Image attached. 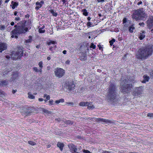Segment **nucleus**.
<instances>
[{
	"mask_svg": "<svg viewBox=\"0 0 153 153\" xmlns=\"http://www.w3.org/2000/svg\"><path fill=\"white\" fill-rule=\"evenodd\" d=\"M153 53V45H148L140 48L136 55L138 59L145 60L151 56Z\"/></svg>",
	"mask_w": 153,
	"mask_h": 153,
	"instance_id": "1",
	"label": "nucleus"
},
{
	"mask_svg": "<svg viewBox=\"0 0 153 153\" xmlns=\"http://www.w3.org/2000/svg\"><path fill=\"white\" fill-rule=\"evenodd\" d=\"M26 21H24V23L22 25H15L14 27L15 28L11 31V37H15L16 38H18V36L20 34H25L28 31V28L25 27V24Z\"/></svg>",
	"mask_w": 153,
	"mask_h": 153,
	"instance_id": "2",
	"label": "nucleus"
},
{
	"mask_svg": "<svg viewBox=\"0 0 153 153\" xmlns=\"http://www.w3.org/2000/svg\"><path fill=\"white\" fill-rule=\"evenodd\" d=\"M117 87L115 83H110L108 88L107 97L110 101H113L116 98L117 94Z\"/></svg>",
	"mask_w": 153,
	"mask_h": 153,
	"instance_id": "3",
	"label": "nucleus"
},
{
	"mask_svg": "<svg viewBox=\"0 0 153 153\" xmlns=\"http://www.w3.org/2000/svg\"><path fill=\"white\" fill-rule=\"evenodd\" d=\"M147 15L143 8H139L134 11L131 15L132 19L137 21H144L147 18Z\"/></svg>",
	"mask_w": 153,
	"mask_h": 153,
	"instance_id": "4",
	"label": "nucleus"
},
{
	"mask_svg": "<svg viewBox=\"0 0 153 153\" xmlns=\"http://www.w3.org/2000/svg\"><path fill=\"white\" fill-rule=\"evenodd\" d=\"M63 85L64 88L69 91L74 90L75 89V85L74 84V81L72 80L68 79L66 80L64 82Z\"/></svg>",
	"mask_w": 153,
	"mask_h": 153,
	"instance_id": "5",
	"label": "nucleus"
},
{
	"mask_svg": "<svg viewBox=\"0 0 153 153\" xmlns=\"http://www.w3.org/2000/svg\"><path fill=\"white\" fill-rule=\"evenodd\" d=\"M133 85L131 84H123L121 85L120 90L124 94L128 93L132 89Z\"/></svg>",
	"mask_w": 153,
	"mask_h": 153,
	"instance_id": "6",
	"label": "nucleus"
},
{
	"mask_svg": "<svg viewBox=\"0 0 153 153\" xmlns=\"http://www.w3.org/2000/svg\"><path fill=\"white\" fill-rule=\"evenodd\" d=\"M23 50L22 49H20L15 53H13L11 55L12 59L14 60H16L20 59L23 56Z\"/></svg>",
	"mask_w": 153,
	"mask_h": 153,
	"instance_id": "7",
	"label": "nucleus"
},
{
	"mask_svg": "<svg viewBox=\"0 0 153 153\" xmlns=\"http://www.w3.org/2000/svg\"><path fill=\"white\" fill-rule=\"evenodd\" d=\"M94 119V121L97 122H102L108 124H111L113 123L112 121L111 120L106 119L104 118L88 117L87 119L88 120H93Z\"/></svg>",
	"mask_w": 153,
	"mask_h": 153,
	"instance_id": "8",
	"label": "nucleus"
},
{
	"mask_svg": "<svg viewBox=\"0 0 153 153\" xmlns=\"http://www.w3.org/2000/svg\"><path fill=\"white\" fill-rule=\"evenodd\" d=\"M56 76L59 78L62 77L65 74V70L63 69L57 68L54 71Z\"/></svg>",
	"mask_w": 153,
	"mask_h": 153,
	"instance_id": "9",
	"label": "nucleus"
},
{
	"mask_svg": "<svg viewBox=\"0 0 153 153\" xmlns=\"http://www.w3.org/2000/svg\"><path fill=\"white\" fill-rule=\"evenodd\" d=\"M92 103L91 102H81L79 103V105L80 106H87L88 109L89 110H92L94 109V107Z\"/></svg>",
	"mask_w": 153,
	"mask_h": 153,
	"instance_id": "10",
	"label": "nucleus"
},
{
	"mask_svg": "<svg viewBox=\"0 0 153 153\" xmlns=\"http://www.w3.org/2000/svg\"><path fill=\"white\" fill-rule=\"evenodd\" d=\"M147 26L149 29H150L153 27V16H150L146 22Z\"/></svg>",
	"mask_w": 153,
	"mask_h": 153,
	"instance_id": "11",
	"label": "nucleus"
},
{
	"mask_svg": "<svg viewBox=\"0 0 153 153\" xmlns=\"http://www.w3.org/2000/svg\"><path fill=\"white\" fill-rule=\"evenodd\" d=\"M142 90L140 87H137L133 92L132 94L134 96H138L142 94Z\"/></svg>",
	"mask_w": 153,
	"mask_h": 153,
	"instance_id": "12",
	"label": "nucleus"
},
{
	"mask_svg": "<svg viewBox=\"0 0 153 153\" xmlns=\"http://www.w3.org/2000/svg\"><path fill=\"white\" fill-rule=\"evenodd\" d=\"M30 108L27 106H25L23 107V111H21V112L25 114L26 115H28L32 112L31 111H30Z\"/></svg>",
	"mask_w": 153,
	"mask_h": 153,
	"instance_id": "13",
	"label": "nucleus"
},
{
	"mask_svg": "<svg viewBox=\"0 0 153 153\" xmlns=\"http://www.w3.org/2000/svg\"><path fill=\"white\" fill-rule=\"evenodd\" d=\"M70 152L72 153H74L76 152L77 149L76 146L74 144L72 143L68 146Z\"/></svg>",
	"mask_w": 153,
	"mask_h": 153,
	"instance_id": "14",
	"label": "nucleus"
},
{
	"mask_svg": "<svg viewBox=\"0 0 153 153\" xmlns=\"http://www.w3.org/2000/svg\"><path fill=\"white\" fill-rule=\"evenodd\" d=\"M146 31L144 30H142L138 35V37L140 40L143 39L146 37Z\"/></svg>",
	"mask_w": 153,
	"mask_h": 153,
	"instance_id": "15",
	"label": "nucleus"
},
{
	"mask_svg": "<svg viewBox=\"0 0 153 153\" xmlns=\"http://www.w3.org/2000/svg\"><path fill=\"white\" fill-rule=\"evenodd\" d=\"M44 4V1L43 0H42L40 2L38 1L36 3V7L35 9L36 10H38L41 7L42 5Z\"/></svg>",
	"mask_w": 153,
	"mask_h": 153,
	"instance_id": "16",
	"label": "nucleus"
},
{
	"mask_svg": "<svg viewBox=\"0 0 153 153\" xmlns=\"http://www.w3.org/2000/svg\"><path fill=\"white\" fill-rule=\"evenodd\" d=\"M87 55L85 52H82L80 53V59L82 61H84L87 59Z\"/></svg>",
	"mask_w": 153,
	"mask_h": 153,
	"instance_id": "17",
	"label": "nucleus"
},
{
	"mask_svg": "<svg viewBox=\"0 0 153 153\" xmlns=\"http://www.w3.org/2000/svg\"><path fill=\"white\" fill-rule=\"evenodd\" d=\"M9 84V81L6 80H0V87H4Z\"/></svg>",
	"mask_w": 153,
	"mask_h": 153,
	"instance_id": "18",
	"label": "nucleus"
},
{
	"mask_svg": "<svg viewBox=\"0 0 153 153\" xmlns=\"http://www.w3.org/2000/svg\"><path fill=\"white\" fill-rule=\"evenodd\" d=\"M7 47L5 44L0 43V52H1L6 49Z\"/></svg>",
	"mask_w": 153,
	"mask_h": 153,
	"instance_id": "19",
	"label": "nucleus"
},
{
	"mask_svg": "<svg viewBox=\"0 0 153 153\" xmlns=\"http://www.w3.org/2000/svg\"><path fill=\"white\" fill-rule=\"evenodd\" d=\"M18 73L14 72L13 74V77L11 78L13 82H16V80L18 79L19 77Z\"/></svg>",
	"mask_w": 153,
	"mask_h": 153,
	"instance_id": "20",
	"label": "nucleus"
},
{
	"mask_svg": "<svg viewBox=\"0 0 153 153\" xmlns=\"http://www.w3.org/2000/svg\"><path fill=\"white\" fill-rule=\"evenodd\" d=\"M64 146L65 145L63 143L59 142H58L57 144V147L61 151H63Z\"/></svg>",
	"mask_w": 153,
	"mask_h": 153,
	"instance_id": "21",
	"label": "nucleus"
},
{
	"mask_svg": "<svg viewBox=\"0 0 153 153\" xmlns=\"http://www.w3.org/2000/svg\"><path fill=\"white\" fill-rule=\"evenodd\" d=\"M143 79L142 81V83H145L146 82H148L150 79L149 77L146 75H144L143 76Z\"/></svg>",
	"mask_w": 153,
	"mask_h": 153,
	"instance_id": "22",
	"label": "nucleus"
},
{
	"mask_svg": "<svg viewBox=\"0 0 153 153\" xmlns=\"http://www.w3.org/2000/svg\"><path fill=\"white\" fill-rule=\"evenodd\" d=\"M49 11L53 16H57V13L56 12V11H54L53 9H51L49 10Z\"/></svg>",
	"mask_w": 153,
	"mask_h": 153,
	"instance_id": "23",
	"label": "nucleus"
},
{
	"mask_svg": "<svg viewBox=\"0 0 153 153\" xmlns=\"http://www.w3.org/2000/svg\"><path fill=\"white\" fill-rule=\"evenodd\" d=\"M29 39L26 40L25 41V42L26 44H29L30 43L32 40V37L31 36H28Z\"/></svg>",
	"mask_w": 153,
	"mask_h": 153,
	"instance_id": "24",
	"label": "nucleus"
},
{
	"mask_svg": "<svg viewBox=\"0 0 153 153\" xmlns=\"http://www.w3.org/2000/svg\"><path fill=\"white\" fill-rule=\"evenodd\" d=\"M11 4H12V8L13 9H14L16 7H17L18 5V2H14L13 1L11 2Z\"/></svg>",
	"mask_w": 153,
	"mask_h": 153,
	"instance_id": "25",
	"label": "nucleus"
},
{
	"mask_svg": "<svg viewBox=\"0 0 153 153\" xmlns=\"http://www.w3.org/2000/svg\"><path fill=\"white\" fill-rule=\"evenodd\" d=\"M135 29V27L134 25H131L128 27V30L130 33L133 32V30Z\"/></svg>",
	"mask_w": 153,
	"mask_h": 153,
	"instance_id": "26",
	"label": "nucleus"
},
{
	"mask_svg": "<svg viewBox=\"0 0 153 153\" xmlns=\"http://www.w3.org/2000/svg\"><path fill=\"white\" fill-rule=\"evenodd\" d=\"M57 43L56 41L50 40L49 42H47V44L48 45H50L51 44L53 45L56 44Z\"/></svg>",
	"mask_w": 153,
	"mask_h": 153,
	"instance_id": "27",
	"label": "nucleus"
},
{
	"mask_svg": "<svg viewBox=\"0 0 153 153\" xmlns=\"http://www.w3.org/2000/svg\"><path fill=\"white\" fill-rule=\"evenodd\" d=\"M45 27V26H43L42 27L39 29V33H44L45 32V30H43Z\"/></svg>",
	"mask_w": 153,
	"mask_h": 153,
	"instance_id": "28",
	"label": "nucleus"
},
{
	"mask_svg": "<svg viewBox=\"0 0 153 153\" xmlns=\"http://www.w3.org/2000/svg\"><path fill=\"white\" fill-rule=\"evenodd\" d=\"M38 65L40 68V71H42V69L43 68V62L42 61L39 62L38 63Z\"/></svg>",
	"mask_w": 153,
	"mask_h": 153,
	"instance_id": "29",
	"label": "nucleus"
},
{
	"mask_svg": "<svg viewBox=\"0 0 153 153\" xmlns=\"http://www.w3.org/2000/svg\"><path fill=\"white\" fill-rule=\"evenodd\" d=\"M44 97H46V99L44 100V101L46 102L48 100L50 99V97L49 95H47L46 94H44L43 96Z\"/></svg>",
	"mask_w": 153,
	"mask_h": 153,
	"instance_id": "30",
	"label": "nucleus"
},
{
	"mask_svg": "<svg viewBox=\"0 0 153 153\" xmlns=\"http://www.w3.org/2000/svg\"><path fill=\"white\" fill-rule=\"evenodd\" d=\"M28 97L31 99H35V97L30 92H29L28 93Z\"/></svg>",
	"mask_w": 153,
	"mask_h": 153,
	"instance_id": "31",
	"label": "nucleus"
},
{
	"mask_svg": "<svg viewBox=\"0 0 153 153\" xmlns=\"http://www.w3.org/2000/svg\"><path fill=\"white\" fill-rule=\"evenodd\" d=\"M57 48V46L56 45H53V46H51L50 47L49 50L52 52H53V50H55Z\"/></svg>",
	"mask_w": 153,
	"mask_h": 153,
	"instance_id": "32",
	"label": "nucleus"
},
{
	"mask_svg": "<svg viewBox=\"0 0 153 153\" xmlns=\"http://www.w3.org/2000/svg\"><path fill=\"white\" fill-rule=\"evenodd\" d=\"M64 100L63 99H61L59 100H56L55 101V102L56 104H59L60 102H64Z\"/></svg>",
	"mask_w": 153,
	"mask_h": 153,
	"instance_id": "33",
	"label": "nucleus"
},
{
	"mask_svg": "<svg viewBox=\"0 0 153 153\" xmlns=\"http://www.w3.org/2000/svg\"><path fill=\"white\" fill-rule=\"evenodd\" d=\"M74 122L70 120H67L64 122V123L67 124H71L72 125L73 124Z\"/></svg>",
	"mask_w": 153,
	"mask_h": 153,
	"instance_id": "34",
	"label": "nucleus"
},
{
	"mask_svg": "<svg viewBox=\"0 0 153 153\" xmlns=\"http://www.w3.org/2000/svg\"><path fill=\"white\" fill-rule=\"evenodd\" d=\"M82 12H83V14L85 16H87L88 15V12L86 9H83L82 10Z\"/></svg>",
	"mask_w": 153,
	"mask_h": 153,
	"instance_id": "35",
	"label": "nucleus"
},
{
	"mask_svg": "<svg viewBox=\"0 0 153 153\" xmlns=\"http://www.w3.org/2000/svg\"><path fill=\"white\" fill-rule=\"evenodd\" d=\"M42 111L44 113L46 114H51V111H49L48 110L44 108L42 109Z\"/></svg>",
	"mask_w": 153,
	"mask_h": 153,
	"instance_id": "36",
	"label": "nucleus"
},
{
	"mask_svg": "<svg viewBox=\"0 0 153 153\" xmlns=\"http://www.w3.org/2000/svg\"><path fill=\"white\" fill-rule=\"evenodd\" d=\"M33 70L35 71V72H40V73H41L42 71H40V69H38L37 67H34L33 68Z\"/></svg>",
	"mask_w": 153,
	"mask_h": 153,
	"instance_id": "37",
	"label": "nucleus"
},
{
	"mask_svg": "<svg viewBox=\"0 0 153 153\" xmlns=\"http://www.w3.org/2000/svg\"><path fill=\"white\" fill-rule=\"evenodd\" d=\"M28 143L31 146H34L36 144V143L35 142L32 141L30 140L28 141Z\"/></svg>",
	"mask_w": 153,
	"mask_h": 153,
	"instance_id": "38",
	"label": "nucleus"
},
{
	"mask_svg": "<svg viewBox=\"0 0 153 153\" xmlns=\"http://www.w3.org/2000/svg\"><path fill=\"white\" fill-rule=\"evenodd\" d=\"M116 40L114 39H112L111 40L109 41L110 46H112L114 43L115 42Z\"/></svg>",
	"mask_w": 153,
	"mask_h": 153,
	"instance_id": "39",
	"label": "nucleus"
},
{
	"mask_svg": "<svg viewBox=\"0 0 153 153\" xmlns=\"http://www.w3.org/2000/svg\"><path fill=\"white\" fill-rule=\"evenodd\" d=\"M61 1L62 2V4L64 6H65L68 3V0H61Z\"/></svg>",
	"mask_w": 153,
	"mask_h": 153,
	"instance_id": "40",
	"label": "nucleus"
},
{
	"mask_svg": "<svg viewBox=\"0 0 153 153\" xmlns=\"http://www.w3.org/2000/svg\"><path fill=\"white\" fill-rule=\"evenodd\" d=\"M93 25V23H92V22H88L87 23V27H91L92 26H93L92 25Z\"/></svg>",
	"mask_w": 153,
	"mask_h": 153,
	"instance_id": "41",
	"label": "nucleus"
},
{
	"mask_svg": "<svg viewBox=\"0 0 153 153\" xmlns=\"http://www.w3.org/2000/svg\"><path fill=\"white\" fill-rule=\"evenodd\" d=\"M90 47L91 48H92L94 49L96 48V46L95 45H94L93 43H92L91 44Z\"/></svg>",
	"mask_w": 153,
	"mask_h": 153,
	"instance_id": "42",
	"label": "nucleus"
},
{
	"mask_svg": "<svg viewBox=\"0 0 153 153\" xmlns=\"http://www.w3.org/2000/svg\"><path fill=\"white\" fill-rule=\"evenodd\" d=\"M147 116L151 118H153V113H148L147 114Z\"/></svg>",
	"mask_w": 153,
	"mask_h": 153,
	"instance_id": "43",
	"label": "nucleus"
},
{
	"mask_svg": "<svg viewBox=\"0 0 153 153\" xmlns=\"http://www.w3.org/2000/svg\"><path fill=\"white\" fill-rule=\"evenodd\" d=\"M66 104H68V105L70 106H73L74 105V103L72 102H66Z\"/></svg>",
	"mask_w": 153,
	"mask_h": 153,
	"instance_id": "44",
	"label": "nucleus"
},
{
	"mask_svg": "<svg viewBox=\"0 0 153 153\" xmlns=\"http://www.w3.org/2000/svg\"><path fill=\"white\" fill-rule=\"evenodd\" d=\"M53 101L52 100H51L49 101V105H53Z\"/></svg>",
	"mask_w": 153,
	"mask_h": 153,
	"instance_id": "45",
	"label": "nucleus"
},
{
	"mask_svg": "<svg viewBox=\"0 0 153 153\" xmlns=\"http://www.w3.org/2000/svg\"><path fill=\"white\" fill-rule=\"evenodd\" d=\"M127 21V19L126 18H124L123 20V23L124 24Z\"/></svg>",
	"mask_w": 153,
	"mask_h": 153,
	"instance_id": "46",
	"label": "nucleus"
},
{
	"mask_svg": "<svg viewBox=\"0 0 153 153\" xmlns=\"http://www.w3.org/2000/svg\"><path fill=\"white\" fill-rule=\"evenodd\" d=\"M82 151L84 153H91L89 150H86L85 149H83Z\"/></svg>",
	"mask_w": 153,
	"mask_h": 153,
	"instance_id": "47",
	"label": "nucleus"
},
{
	"mask_svg": "<svg viewBox=\"0 0 153 153\" xmlns=\"http://www.w3.org/2000/svg\"><path fill=\"white\" fill-rule=\"evenodd\" d=\"M139 25L140 26H142L143 27L144 26V23L143 22H140L139 23Z\"/></svg>",
	"mask_w": 153,
	"mask_h": 153,
	"instance_id": "48",
	"label": "nucleus"
},
{
	"mask_svg": "<svg viewBox=\"0 0 153 153\" xmlns=\"http://www.w3.org/2000/svg\"><path fill=\"white\" fill-rule=\"evenodd\" d=\"M5 28V27L4 25H0V29L1 30H4V29Z\"/></svg>",
	"mask_w": 153,
	"mask_h": 153,
	"instance_id": "49",
	"label": "nucleus"
},
{
	"mask_svg": "<svg viewBox=\"0 0 153 153\" xmlns=\"http://www.w3.org/2000/svg\"><path fill=\"white\" fill-rule=\"evenodd\" d=\"M15 19L17 21H19L21 19L19 17H15Z\"/></svg>",
	"mask_w": 153,
	"mask_h": 153,
	"instance_id": "50",
	"label": "nucleus"
},
{
	"mask_svg": "<svg viewBox=\"0 0 153 153\" xmlns=\"http://www.w3.org/2000/svg\"><path fill=\"white\" fill-rule=\"evenodd\" d=\"M97 1L98 3H100L104 2L105 0H97Z\"/></svg>",
	"mask_w": 153,
	"mask_h": 153,
	"instance_id": "51",
	"label": "nucleus"
},
{
	"mask_svg": "<svg viewBox=\"0 0 153 153\" xmlns=\"http://www.w3.org/2000/svg\"><path fill=\"white\" fill-rule=\"evenodd\" d=\"M150 76L151 78H153V71L150 72Z\"/></svg>",
	"mask_w": 153,
	"mask_h": 153,
	"instance_id": "52",
	"label": "nucleus"
},
{
	"mask_svg": "<svg viewBox=\"0 0 153 153\" xmlns=\"http://www.w3.org/2000/svg\"><path fill=\"white\" fill-rule=\"evenodd\" d=\"M142 4V2L141 1H139L137 3V5L138 6Z\"/></svg>",
	"mask_w": 153,
	"mask_h": 153,
	"instance_id": "53",
	"label": "nucleus"
},
{
	"mask_svg": "<svg viewBox=\"0 0 153 153\" xmlns=\"http://www.w3.org/2000/svg\"><path fill=\"white\" fill-rule=\"evenodd\" d=\"M143 2L144 3V6H146L148 4L147 2H146V0H145L144 1H143Z\"/></svg>",
	"mask_w": 153,
	"mask_h": 153,
	"instance_id": "54",
	"label": "nucleus"
},
{
	"mask_svg": "<svg viewBox=\"0 0 153 153\" xmlns=\"http://www.w3.org/2000/svg\"><path fill=\"white\" fill-rule=\"evenodd\" d=\"M127 55V54H125L124 56L122 57V59H125L126 58V56Z\"/></svg>",
	"mask_w": 153,
	"mask_h": 153,
	"instance_id": "55",
	"label": "nucleus"
},
{
	"mask_svg": "<svg viewBox=\"0 0 153 153\" xmlns=\"http://www.w3.org/2000/svg\"><path fill=\"white\" fill-rule=\"evenodd\" d=\"M38 100L40 102H42L44 100L42 98H40L38 99Z\"/></svg>",
	"mask_w": 153,
	"mask_h": 153,
	"instance_id": "56",
	"label": "nucleus"
},
{
	"mask_svg": "<svg viewBox=\"0 0 153 153\" xmlns=\"http://www.w3.org/2000/svg\"><path fill=\"white\" fill-rule=\"evenodd\" d=\"M70 61L68 60H67L66 62H65V63L66 64H69L70 63Z\"/></svg>",
	"mask_w": 153,
	"mask_h": 153,
	"instance_id": "57",
	"label": "nucleus"
},
{
	"mask_svg": "<svg viewBox=\"0 0 153 153\" xmlns=\"http://www.w3.org/2000/svg\"><path fill=\"white\" fill-rule=\"evenodd\" d=\"M18 12L17 11H15L14 12V14L15 16H16L17 15Z\"/></svg>",
	"mask_w": 153,
	"mask_h": 153,
	"instance_id": "58",
	"label": "nucleus"
},
{
	"mask_svg": "<svg viewBox=\"0 0 153 153\" xmlns=\"http://www.w3.org/2000/svg\"><path fill=\"white\" fill-rule=\"evenodd\" d=\"M62 53L64 54H66V53H67V51L66 50H64L62 51Z\"/></svg>",
	"mask_w": 153,
	"mask_h": 153,
	"instance_id": "59",
	"label": "nucleus"
},
{
	"mask_svg": "<svg viewBox=\"0 0 153 153\" xmlns=\"http://www.w3.org/2000/svg\"><path fill=\"white\" fill-rule=\"evenodd\" d=\"M3 95H4L3 93L0 90V96L2 97Z\"/></svg>",
	"mask_w": 153,
	"mask_h": 153,
	"instance_id": "60",
	"label": "nucleus"
},
{
	"mask_svg": "<svg viewBox=\"0 0 153 153\" xmlns=\"http://www.w3.org/2000/svg\"><path fill=\"white\" fill-rule=\"evenodd\" d=\"M16 91H17V90H12V93L13 94H14Z\"/></svg>",
	"mask_w": 153,
	"mask_h": 153,
	"instance_id": "61",
	"label": "nucleus"
},
{
	"mask_svg": "<svg viewBox=\"0 0 153 153\" xmlns=\"http://www.w3.org/2000/svg\"><path fill=\"white\" fill-rule=\"evenodd\" d=\"M98 46L100 50H101L102 47L101 46V45H98Z\"/></svg>",
	"mask_w": 153,
	"mask_h": 153,
	"instance_id": "62",
	"label": "nucleus"
},
{
	"mask_svg": "<svg viewBox=\"0 0 153 153\" xmlns=\"http://www.w3.org/2000/svg\"><path fill=\"white\" fill-rule=\"evenodd\" d=\"M10 24L11 26H13L14 25V23L13 22H10Z\"/></svg>",
	"mask_w": 153,
	"mask_h": 153,
	"instance_id": "63",
	"label": "nucleus"
},
{
	"mask_svg": "<svg viewBox=\"0 0 153 153\" xmlns=\"http://www.w3.org/2000/svg\"><path fill=\"white\" fill-rule=\"evenodd\" d=\"M55 120L57 121L58 122H60V118H56L55 119Z\"/></svg>",
	"mask_w": 153,
	"mask_h": 153,
	"instance_id": "64",
	"label": "nucleus"
}]
</instances>
